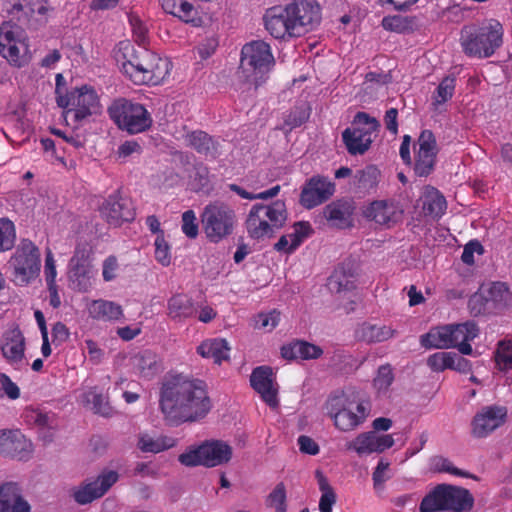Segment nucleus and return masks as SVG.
Instances as JSON below:
<instances>
[{"instance_id":"1","label":"nucleus","mask_w":512,"mask_h":512,"mask_svg":"<svg viewBox=\"0 0 512 512\" xmlns=\"http://www.w3.org/2000/svg\"><path fill=\"white\" fill-rule=\"evenodd\" d=\"M159 404L165 420L172 425L197 422L212 408L206 384L181 374L163 381Z\"/></svg>"},{"instance_id":"2","label":"nucleus","mask_w":512,"mask_h":512,"mask_svg":"<svg viewBox=\"0 0 512 512\" xmlns=\"http://www.w3.org/2000/svg\"><path fill=\"white\" fill-rule=\"evenodd\" d=\"M320 21V6L311 0H294L285 7H272L264 15L268 33L284 41L305 35L314 30Z\"/></svg>"},{"instance_id":"3","label":"nucleus","mask_w":512,"mask_h":512,"mask_svg":"<svg viewBox=\"0 0 512 512\" xmlns=\"http://www.w3.org/2000/svg\"><path fill=\"white\" fill-rule=\"evenodd\" d=\"M273 65L270 45L262 40L252 41L242 47L237 79L245 90H256L266 80Z\"/></svg>"},{"instance_id":"4","label":"nucleus","mask_w":512,"mask_h":512,"mask_svg":"<svg viewBox=\"0 0 512 512\" xmlns=\"http://www.w3.org/2000/svg\"><path fill=\"white\" fill-rule=\"evenodd\" d=\"M503 33L502 25L494 19L480 26L465 25L461 29L460 44L469 57L489 58L501 47Z\"/></svg>"},{"instance_id":"5","label":"nucleus","mask_w":512,"mask_h":512,"mask_svg":"<svg viewBox=\"0 0 512 512\" xmlns=\"http://www.w3.org/2000/svg\"><path fill=\"white\" fill-rule=\"evenodd\" d=\"M324 409L336 429L351 432L360 427L368 418L367 403L350 397L343 391L332 393L324 404Z\"/></svg>"},{"instance_id":"6","label":"nucleus","mask_w":512,"mask_h":512,"mask_svg":"<svg viewBox=\"0 0 512 512\" xmlns=\"http://www.w3.org/2000/svg\"><path fill=\"white\" fill-rule=\"evenodd\" d=\"M288 218L286 204L276 200L270 204H255L250 209L245 226L252 239L272 237L275 230L282 228Z\"/></svg>"},{"instance_id":"7","label":"nucleus","mask_w":512,"mask_h":512,"mask_svg":"<svg viewBox=\"0 0 512 512\" xmlns=\"http://www.w3.org/2000/svg\"><path fill=\"white\" fill-rule=\"evenodd\" d=\"M200 219L203 232L211 243H219L232 235L237 223L234 209L221 201L207 204Z\"/></svg>"},{"instance_id":"8","label":"nucleus","mask_w":512,"mask_h":512,"mask_svg":"<svg viewBox=\"0 0 512 512\" xmlns=\"http://www.w3.org/2000/svg\"><path fill=\"white\" fill-rule=\"evenodd\" d=\"M233 456L232 447L223 440H206L200 445H192L178 456L185 467L204 466L213 468L227 464Z\"/></svg>"},{"instance_id":"9","label":"nucleus","mask_w":512,"mask_h":512,"mask_svg":"<svg viewBox=\"0 0 512 512\" xmlns=\"http://www.w3.org/2000/svg\"><path fill=\"white\" fill-rule=\"evenodd\" d=\"M107 111L118 128L130 134L144 132L152 125V117L146 108L125 98L114 100Z\"/></svg>"},{"instance_id":"10","label":"nucleus","mask_w":512,"mask_h":512,"mask_svg":"<svg viewBox=\"0 0 512 512\" xmlns=\"http://www.w3.org/2000/svg\"><path fill=\"white\" fill-rule=\"evenodd\" d=\"M0 56L11 66L22 68L31 58L29 39L18 25L4 22L0 25Z\"/></svg>"},{"instance_id":"11","label":"nucleus","mask_w":512,"mask_h":512,"mask_svg":"<svg viewBox=\"0 0 512 512\" xmlns=\"http://www.w3.org/2000/svg\"><path fill=\"white\" fill-rule=\"evenodd\" d=\"M15 281L26 285L40 272L41 260L39 248L29 239H22L8 261Z\"/></svg>"},{"instance_id":"12","label":"nucleus","mask_w":512,"mask_h":512,"mask_svg":"<svg viewBox=\"0 0 512 512\" xmlns=\"http://www.w3.org/2000/svg\"><path fill=\"white\" fill-rule=\"evenodd\" d=\"M353 126L342 132V140L351 155H362L370 148L372 136L379 129L380 123L366 112H358L354 116Z\"/></svg>"},{"instance_id":"13","label":"nucleus","mask_w":512,"mask_h":512,"mask_svg":"<svg viewBox=\"0 0 512 512\" xmlns=\"http://www.w3.org/2000/svg\"><path fill=\"white\" fill-rule=\"evenodd\" d=\"M59 107L68 108L65 114L72 113L77 121L84 120L93 114L100 113L101 106L96 91L89 86H82L70 91L67 95L57 97Z\"/></svg>"},{"instance_id":"14","label":"nucleus","mask_w":512,"mask_h":512,"mask_svg":"<svg viewBox=\"0 0 512 512\" xmlns=\"http://www.w3.org/2000/svg\"><path fill=\"white\" fill-rule=\"evenodd\" d=\"M25 348V338L18 326L12 325L3 332L0 339L2 356L16 369H21L27 365Z\"/></svg>"},{"instance_id":"15","label":"nucleus","mask_w":512,"mask_h":512,"mask_svg":"<svg viewBox=\"0 0 512 512\" xmlns=\"http://www.w3.org/2000/svg\"><path fill=\"white\" fill-rule=\"evenodd\" d=\"M507 410L501 406H486L480 409L472 418L471 435L482 439L488 437L505 423Z\"/></svg>"},{"instance_id":"16","label":"nucleus","mask_w":512,"mask_h":512,"mask_svg":"<svg viewBox=\"0 0 512 512\" xmlns=\"http://www.w3.org/2000/svg\"><path fill=\"white\" fill-rule=\"evenodd\" d=\"M119 475L113 470H104L94 481L84 482L73 490L74 500L81 505L102 497L117 481Z\"/></svg>"},{"instance_id":"17","label":"nucleus","mask_w":512,"mask_h":512,"mask_svg":"<svg viewBox=\"0 0 512 512\" xmlns=\"http://www.w3.org/2000/svg\"><path fill=\"white\" fill-rule=\"evenodd\" d=\"M437 153L434 134L430 130L422 131L418 138V150L414 163V172L417 176L427 177L434 171Z\"/></svg>"},{"instance_id":"18","label":"nucleus","mask_w":512,"mask_h":512,"mask_svg":"<svg viewBox=\"0 0 512 512\" xmlns=\"http://www.w3.org/2000/svg\"><path fill=\"white\" fill-rule=\"evenodd\" d=\"M335 192V184L328 178L314 176L303 187L300 203L307 209L314 208L328 200Z\"/></svg>"},{"instance_id":"19","label":"nucleus","mask_w":512,"mask_h":512,"mask_svg":"<svg viewBox=\"0 0 512 512\" xmlns=\"http://www.w3.org/2000/svg\"><path fill=\"white\" fill-rule=\"evenodd\" d=\"M101 215L109 225L118 227L134 219L135 211L128 198L118 195L109 196L101 207Z\"/></svg>"},{"instance_id":"20","label":"nucleus","mask_w":512,"mask_h":512,"mask_svg":"<svg viewBox=\"0 0 512 512\" xmlns=\"http://www.w3.org/2000/svg\"><path fill=\"white\" fill-rule=\"evenodd\" d=\"M394 443L395 441L391 434L378 435L374 431H369L358 434L347 444V448L354 450L359 456H362L381 453L391 448Z\"/></svg>"},{"instance_id":"21","label":"nucleus","mask_w":512,"mask_h":512,"mask_svg":"<svg viewBox=\"0 0 512 512\" xmlns=\"http://www.w3.org/2000/svg\"><path fill=\"white\" fill-rule=\"evenodd\" d=\"M250 383L269 406L275 407L278 405V389L274 373L270 367L260 366L255 368L250 376Z\"/></svg>"},{"instance_id":"22","label":"nucleus","mask_w":512,"mask_h":512,"mask_svg":"<svg viewBox=\"0 0 512 512\" xmlns=\"http://www.w3.org/2000/svg\"><path fill=\"white\" fill-rule=\"evenodd\" d=\"M32 452V443L19 430H0V453L19 459Z\"/></svg>"},{"instance_id":"23","label":"nucleus","mask_w":512,"mask_h":512,"mask_svg":"<svg viewBox=\"0 0 512 512\" xmlns=\"http://www.w3.org/2000/svg\"><path fill=\"white\" fill-rule=\"evenodd\" d=\"M354 202L349 199H338L326 205L323 216L332 227L344 229L352 226Z\"/></svg>"},{"instance_id":"24","label":"nucleus","mask_w":512,"mask_h":512,"mask_svg":"<svg viewBox=\"0 0 512 512\" xmlns=\"http://www.w3.org/2000/svg\"><path fill=\"white\" fill-rule=\"evenodd\" d=\"M364 214L366 218L390 227L401 220L403 211L393 201L378 200L372 202Z\"/></svg>"},{"instance_id":"25","label":"nucleus","mask_w":512,"mask_h":512,"mask_svg":"<svg viewBox=\"0 0 512 512\" xmlns=\"http://www.w3.org/2000/svg\"><path fill=\"white\" fill-rule=\"evenodd\" d=\"M138 53L139 60H142L146 73L142 75L141 81H150L152 85L159 84L168 74V61L145 48L138 51Z\"/></svg>"},{"instance_id":"26","label":"nucleus","mask_w":512,"mask_h":512,"mask_svg":"<svg viewBox=\"0 0 512 512\" xmlns=\"http://www.w3.org/2000/svg\"><path fill=\"white\" fill-rule=\"evenodd\" d=\"M0 512H30V506L16 483L0 486Z\"/></svg>"},{"instance_id":"27","label":"nucleus","mask_w":512,"mask_h":512,"mask_svg":"<svg viewBox=\"0 0 512 512\" xmlns=\"http://www.w3.org/2000/svg\"><path fill=\"white\" fill-rule=\"evenodd\" d=\"M311 233V226L308 222H296L293 231L282 235L275 243L274 249L281 253L291 254L294 252Z\"/></svg>"},{"instance_id":"28","label":"nucleus","mask_w":512,"mask_h":512,"mask_svg":"<svg viewBox=\"0 0 512 512\" xmlns=\"http://www.w3.org/2000/svg\"><path fill=\"white\" fill-rule=\"evenodd\" d=\"M451 331L453 347L463 355H471L473 349L469 342L474 340L479 333L476 324L473 322L451 324Z\"/></svg>"},{"instance_id":"29","label":"nucleus","mask_w":512,"mask_h":512,"mask_svg":"<svg viewBox=\"0 0 512 512\" xmlns=\"http://www.w3.org/2000/svg\"><path fill=\"white\" fill-rule=\"evenodd\" d=\"M161 5L166 13L176 16L186 23H191L194 26L201 24L197 10L187 0H162Z\"/></svg>"},{"instance_id":"30","label":"nucleus","mask_w":512,"mask_h":512,"mask_svg":"<svg viewBox=\"0 0 512 512\" xmlns=\"http://www.w3.org/2000/svg\"><path fill=\"white\" fill-rule=\"evenodd\" d=\"M167 314L173 321L181 322L196 314L193 300L185 294L173 295L167 303Z\"/></svg>"},{"instance_id":"31","label":"nucleus","mask_w":512,"mask_h":512,"mask_svg":"<svg viewBox=\"0 0 512 512\" xmlns=\"http://www.w3.org/2000/svg\"><path fill=\"white\" fill-rule=\"evenodd\" d=\"M68 281L73 290L85 292L91 285L93 270L91 263H68Z\"/></svg>"},{"instance_id":"32","label":"nucleus","mask_w":512,"mask_h":512,"mask_svg":"<svg viewBox=\"0 0 512 512\" xmlns=\"http://www.w3.org/2000/svg\"><path fill=\"white\" fill-rule=\"evenodd\" d=\"M230 350L231 347L228 342L222 338L207 339L197 347L199 355L203 358L212 359L216 364L228 360Z\"/></svg>"},{"instance_id":"33","label":"nucleus","mask_w":512,"mask_h":512,"mask_svg":"<svg viewBox=\"0 0 512 512\" xmlns=\"http://www.w3.org/2000/svg\"><path fill=\"white\" fill-rule=\"evenodd\" d=\"M421 201L424 214L435 218L441 217L447 208L444 196L430 185L423 188Z\"/></svg>"},{"instance_id":"34","label":"nucleus","mask_w":512,"mask_h":512,"mask_svg":"<svg viewBox=\"0 0 512 512\" xmlns=\"http://www.w3.org/2000/svg\"><path fill=\"white\" fill-rule=\"evenodd\" d=\"M79 403L105 417L111 416L113 412L106 397L96 387L84 390L79 396Z\"/></svg>"},{"instance_id":"35","label":"nucleus","mask_w":512,"mask_h":512,"mask_svg":"<svg viewBox=\"0 0 512 512\" xmlns=\"http://www.w3.org/2000/svg\"><path fill=\"white\" fill-rule=\"evenodd\" d=\"M281 354L285 359H318L323 350L306 341H295L281 348Z\"/></svg>"},{"instance_id":"36","label":"nucleus","mask_w":512,"mask_h":512,"mask_svg":"<svg viewBox=\"0 0 512 512\" xmlns=\"http://www.w3.org/2000/svg\"><path fill=\"white\" fill-rule=\"evenodd\" d=\"M356 276V269L352 265L342 264L330 276L328 285L332 291H349L356 287Z\"/></svg>"},{"instance_id":"37","label":"nucleus","mask_w":512,"mask_h":512,"mask_svg":"<svg viewBox=\"0 0 512 512\" xmlns=\"http://www.w3.org/2000/svg\"><path fill=\"white\" fill-rule=\"evenodd\" d=\"M446 510L462 512L473 506V497L464 488L445 484Z\"/></svg>"},{"instance_id":"38","label":"nucleus","mask_w":512,"mask_h":512,"mask_svg":"<svg viewBox=\"0 0 512 512\" xmlns=\"http://www.w3.org/2000/svg\"><path fill=\"white\" fill-rule=\"evenodd\" d=\"M88 311L91 317L103 321H117L124 316L122 307L119 304L102 299L94 300L90 304Z\"/></svg>"},{"instance_id":"39","label":"nucleus","mask_w":512,"mask_h":512,"mask_svg":"<svg viewBox=\"0 0 512 512\" xmlns=\"http://www.w3.org/2000/svg\"><path fill=\"white\" fill-rule=\"evenodd\" d=\"M451 324L431 329L421 336L425 348L448 349L453 347Z\"/></svg>"},{"instance_id":"40","label":"nucleus","mask_w":512,"mask_h":512,"mask_svg":"<svg viewBox=\"0 0 512 512\" xmlns=\"http://www.w3.org/2000/svg\"><path fill=\"white\" fill-rule=\"evenodd\" d=\"M176 446V440L169 436H152L142 433L138 437L137 447L144 453H160Z\"/></svg>"},{"instance_id":"41","label":"nucleus","mask_w":512,"mask_h":512,"mask_svg":"<svg viewBox=\"0 0 512 512\" xmlns=\"http://www.w3.org/2000/svg\"><path fill=\"white\" fill-rule=\"evenodd\" d=\"M188 146L206 157L215 158L218 154L217 143L203 131H194L185 138Z\"/></svg>"},{"instance_id":"42","label":"nucleus","mask_w":512,"mask_h":512,"mask_svg":"<svg viewBox=\"0 0 512 512\" xmlns=\"http://www.w3.org/2000/svg\"><path fill=\"white\" fill-rule=\"evenodd\" d=\"M133 369L143 378L150 379L158 372L157 356L148 350L132 358Z\"/></svg>"},{"instance_id":"43","label":"nucleus","mask_w":512,"mask_h":512,"mask_svg":"<svg viewBox=\"0 0 512 512\" xmlns=\"http://www.w3.org/2000/svg\"><path fill=\"white\" fill-rule=\"evenodd\" d=\"M485 299L496 308H505L512 305V292L504 282H494L485 291Z\"/></svg>"},{"instance_id":"44","label":"nucleus","mask_w":512,"mask_h":512,"mask_svg":"<svg viewBox=\"0 0 512 512\" xmlns=\"http://www.w3.org/2000/svg\"><path fill=\"white\" fill-rule=\"evenodd\" d=\"M446 510L445 484L436 486L421 501L420 512H439Z\"/></svg>"},{"instance_id":"45","label":"nucleus","mask_w":512,"mask_h":512,"mask_svg":"<svg viewBox=\"0 0 512 512\" xmlns=\"http://www.w3.org/2000/svg\"><path fill=\"white\" fill-rule=\"evenodd\" d=\"M394 331L388 326H377L364 323L358 330L361 340L368 343L382 342L392 338Z\"/></svg>"},{"instance_id":"46","label":"nucleus","mask_w":512,"mask_h":512,"mask_svg":"<svg viewBox=\"0 0 512 512\" xmlns=\"http://www.w3.org/2000/svg\"><path fill=\"white\" fill-rule=\"evenodd\" d=\"M315 475L318 482L319 490L322 493L319 501V510L321 512H331L332 506L336 502V494L331 485L329 484L328 479L320 470H317Z\"/></svg>"},{"instance_id":"47","label":"nucleus","mask_w":512,"mask_h":512,"mask_svg":"<svg viewBox=\"0 0 512 512\" xmlns=\"http://www.w3.org/2000/svg\"><path fill=\"white\" fill-rule=\"evenodd\" d=\"M120 68L123 74H125L135 84H150V81H141L142 75L146 73L142 60H139L138 51L131 60L122 62Z\"/></svg>"},{"instance_id":"48","label":"nucleus","mask_w":512,"mask_h":512,"mask_svg":"<svg viewBox=\"0 0 512 512\" xmlns=\"http://www.w3.org/2000/svg\"><path fill=\"white\" fill-rule=\"evenodd\" d=\"M456 86V79L447 76L443 78L432 96V104L435 109L453 97Z\"/></svg>"},{"instance_id":"49","label":"nucleus","mask_w":512,"mask_h":512,"mask_svg":"<svg viewBox=\"0 0 512 512\" xmlns=\"http://www.w3.org/2000/svg\"><path fill=\"white\" fill-rule=\"evenodd\" d=\"M394 381V373L389 364L378 368L377 374L373 380V387L379 396H386L389 388Z\"/></svg>"},{"instance_id":"50","label":"nucleus","mask_w":512,"mask_h":512,"mask_svg":"<svg viewBox=\"0 0 512 512\" xmlns=\"http://www.w3.org/2000/svg\"><path fill=\"white\" fill-rule=\"evenodd\" d=\"M16 241L14 223L8 218H0V253L11 250Z\"/></svg>"},{"instance_id":"51","label":"nucleus","mask_w":512,"mask_h":512,"mask_svg":"<svg viewBox=\"0 0 512 512\" xmlns=\"http://www.w3.org/2000/svg\"><path fill=\"white\" fill-rule=\"evenodd\" d=\"M495 362L502 371L512 368V339H505L498 343L495 351Z\"/></svg>"},{"instance_id":"52","label":"nucleus","mask_w":512,"mask_h":512,"mask_svg":"<svg viewBox=\"0 0 512 512\" xmlns=\"http://www.w3.org/2000/svg\"><path fill=\"white\" fill-rule=\"evenodd\" d=\"M266 505L276 512H286V487L284 483H278L266 498Z\"/></svg>"},{"instance_id":"53","label":"nucleus","mask_w":512,"mask_h":512,"mask_svg":"<svg viewBox=\"0 0 512 512\" xmlns=\"http://www.w3.org/2000/svg\"><path fill=\"white\" fill-rule=\"evenodd\" d=\"M229 188L231 191L235 192L241 198L248 199V200H255V199L266 200V199L274 198L279 194L280 189H281L280 185H276L268 190L254 194V193H250V192L246 191L245 189L241 188L240 186H238L236 184L229 185Z\"/></svg>"},{"instance_id":"54","label":"nucleus","mask_w":512,"mask_h":512,"mask_svg":"<svg viewBox=\"0 0 512 512\" xmlns=\"http://www.w3.org/2000/svg\"><path fill=\"white\" fill-rule=\"evenodd\" d=\"M453 364V352H436L427 359V365L435 372L450 369Z\"/></svg>"},{"instance_id":"55","label":"nucleus","mask_w":512,"mask_h":512,"mask_svg":"<svg viewBox=\"0 0 512 512\" xmlns=\"http://www.w3.org/2000/svg\"><path fill=\"white\" fill-rule=\"evenodd\" d=\"M280 322V312L272 310L266 313H259L255 318V327L266 332H271Z\"/></svg>"},{"instance_id":"56","label":"nucleus","mask_w":512,"mask_h":512,"mask_svg":"<svg viewBox=\"0 0 512 512\" xmlns=\"http://www.w3.org/2000/svg\"><path fill=\"white\" fill-rule=\"evenodd\" d=\"M155 259L163 266H168L171 263V252L168 242L165 240L164 235H157L155 242Z\"/></svg>"},{"instance_id":"57","label":"nucleus","mask_w":512,"mask_h":512,"mask_svg":"<svg viewBox=\"0 0 512 512\" xmlns=\"http://www.w3.org/2000/svg\"><path fill=\"white\" fill-rule=\"evenodd\" d=\"M182 232L191 239H195L199 233L196 214L193 210H187L182 214Z\"/></svg>"},{"instance_id":"58","label":"nucleus","mask_w":512,"mask_h":512,"mask_svg":"<svg viewBox=\"0 0 512 512\" xmlns=\"http://www.w3.org/2000/svg\"><path fill=\"white\" fill-rule=\"evenodd\" d=\"M433 467L439 472H447L456 476L467 477L468 474L456 468L450 460L442 456H436L432 460Z\"/></svg>"},{"instance_id":"59","label":"nucleus","mask_w":512,"mask_h":512,"mask_svg":"<svg viewBox=\"0 0 512 512\" xmlns=\"http://www.w3.org/2000/svg\"><path fill=\"white\" fill-rule=\"evenodd\" d=\"M389 466H390V463L385 461L384 459H381L378 462V465L372 474V479H373V484H374L375 489L382 488L383 484L390 478Z\"/></svg>"},{"instance_id":"60","label":"nucleus","mask_w":512,"mask_h":512,"mask_svg":"<svg viewBox=\"0 0 512 512\" xmlns=\"http://www.w3.org/2000/svg\"><path fill=\"white\" fill-rule=\"evenodd\" d=\"M119 271L118 259L114 255L108 256L102 264V276L105 282L116 279Z\"/></svg>"},{"instance_id":"61","label":"nucleus","mask_w":512,"mask_h":512,"mask_svg":"<svg viewBox=\"0 0 512 512\" xmlns=\"http://www.w3.org/2000/svg\"><path fill=\"white\" fill-rule=\"evenodd\" d=\"M92 248L87 242H78L69 263H91Z\"/></svg>"},{"instance_id":"62","label":"nucleus","mask_w":512,"mask_h":512,"mask_svg":"<svg viewBox=\"0 0 512 512\" xmlns=\"http://www.w3.org/2000/svg\"><path fill=\"white\" fill-rule=\"evenodd\" d=\"M130 23L135 42L144 47L148 43V30L146 26L137 17H131Z\"/></svg>"},{"instance_id":"63","label":"nucleus","mask_w":512,"mask_h":512,"mask_svg":"<svg viewBox=\"0 0 512 512\" xmlns=\"http://www.w3.org/2000/svg\"><path fill=\"white\" fill-rule=\"evenodd\" d=\"M0 390L11 400H16L20 397L19 387L5 373H0Z\"/></svg>"},{"instance_id":"64","label":"nucleus","mask_w":512,"mask_h":512,"mask_svg":"<svg viewBox=\"0 0 512 512\" xmlns=\"http://www.w3.org/2000/svg\"><path fill=\"white\" fill-rule=\"evenodd\" d=\"M44 275L47 285L56 284V262L53 253L50 250L46 252L45 256Z\"/></svg>"}]
</instances>
